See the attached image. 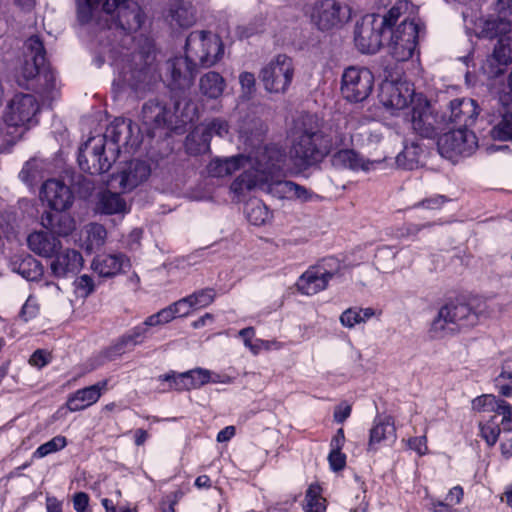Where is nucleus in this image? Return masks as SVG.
<instances>
[{
    "label": "nucleus",
    "mask_w": 512,
    "mask_h": 512,
    "mask_svg": "<svg viewBox=\"0 0 512 512\" xmlns=\"http://www.w3.org/2000/svg\"><path fill=\"white\" fill-rule=\"evenodd\" d=\"M259 161L255 174L247 171L232 182L230 189L234 194L245 195L254 189H260L279 199L307 201L310 198L305 187L278 178L285 164V153L281 148L276 145L263 147Z\"/></svg>",
    "instance_id": "obj_1"
},
{
    "label": "nucleus",
    "mask_w": 512,
    "mask_h": 512,
    "mask_svg": "<svg viewBox=\"0 0 512 512\" xmlns=\"http://www.w3.org/2000/svg\"><path fill=\"white\" fill-rule=\"evenodd\" d=\"M333 144L323 131L322 121L316 116H301L295 125L291 157L298 166H310L322 161L331 151Z\"/></svg>",
    "instance_id": "obj_2"
},
{
    "label": "nucleus",
    "mask_w": 512,
    "mask_h": 512,
    "mask_svg": "<svg viewBox=\"0 0 512 512\" xmlns=\"http://www.w3.org/2000/svg\"><path fill=\"white\" fill-rule=\"evenodd\" d=\"M76 4L77 18L81 24L89 23L100 12V5L107 15L117 10L116 20L108 25V30L120 29L127 33L135 32L144 22L140 6L131 0H76Z\"/></svg>",
    "instance_id": "obj_3"
},
{
    "label": "nucleus",
    "mask_w": 512,
    "mask_h": 512,
    "mask_svg": "<svg viewBox=\"0 0 512 512\" xmlns=\"http://www.w3.org/2000/svg\"><path fill=\"white\" fill-rule=\"evenodd\" d=\"M478 322L479 313L469 304L451 302L440 308L431 323V332L435 337H443L474 327Z\"/></svg>",
    "instance_id": "obj_4"
},
{
    "label": "nucleus",
    "mask_w": 512,
    "mask_h": 512,
    "mask_svg": "<svg viewBox=\"0 0 512 512\" xmlns=\"http://www.w3.org/2000/svg\"><path fill=\"white\" fill-rule=\"evenodd\" d=\"M155 55L152 46L147 49L134 52L131 57L124 61L118 78L115 80L121 87L127 86L139 92L151 83L153 79V62Z\"/></svg>",
    "instance_id": "obj_5"
},
{
    "label": "nucleus",
    "mask_w": 512,
    "mask_h": 512,
    "mask_svg": "<svg viewBox=\"0 0 512 512\" xmlns=\"http://www.w3.org/2000/svg\"><path fill=\"white\" fill-rule=\"evenodd\" d=\"M185 54L196 68L211 67L223 57L224 46L220 37L212 32L193 31L186 39Z\"/></svg>",
    "instance_id": "obj_6"
},
{
    "label": "nucleus",
    "mask_w": 512,
    "mask_h": 512,
    "mask_svg": "<svg viewBox=\"0 0 512 512\" xmlns=\"http://www.w3.org/2000/svg\"><path fill=\"white\" fill-rule=\"evenodd\" d=\"M118 157L117 147L105 146V137H90L79 148L78 164L84 172L102 174L108 172Z\"/></svg>",
    "instance_id": "obj_7"
},
{
    "label": "nucleus",
    "mask_w": 512,
    "mask_h": 512,
    "mask_svg": "<svg viewBox=\"0 0 512 512\" xmlns=\"http://www.w3.org/2000/svg\"><path fill=\"white\" fill-rule=\"evenodd\" d=\"M294 72L292 59L285 54H279L261 69L259 77L267 92L283 94L291 85Z\"/></svg>",
    "instance_id": "obj_8"
},
{
    "label": "nucleus",
    "mask_w": 512,
    "mask_h": 512,
    "mask_svg": "<svg viewBox=\"0 0 512 512\" xmlns=\"http://www.w3.org/2000/svg\"><path fill=\"white\" fill-rule=\"evenodd\" d=\"M374 87V75L365 67L350 66L346 68L341 79V95L351 103L366 100Z\"/></svg>",
    "instance_id": "obj_9"
},
{
    "label": "nucleus",
    "mask_w": 512,
    "mask_h": 512,
    "mask_svg": "<svg viewBox=\"0 0 512 512\" xmlns=\"http://www.w3.org/2000/svg\"><path fill=\"white\" fill-rule=\"evenodd\" d=\"M419 34L418 25L414 21L403 19L401 23L390 31V38L387 43L388 53L396 61L409 60L417 46Z\"/></svg>",
    "instance_id": "obj_10"
},
{
    "label": "nucleus",
    "mask_w": 512,
    "mask_h": 512,
    "mask_svg": "<svg viewBox=\"0 0 512 512\" xmlns=\"http://www.w3.org/2000/svg\"><path fill=\"white\" fill-rule=\"evenodd\" d=\"M437 145L444 158L457 161L459 156H468L476 149L477 138L472 131L457 128L440 136Z\"/></svg>",
    "instance_id": "obj_11"
},
{
    "label": "nucleus",
    "mask_w": 512,
    "mask_h": 512,
    "mask_svg": "<svg viewBox=\"0 0 512 512\" xmlns=\"http://www.w3.org/2000/svg\"><path fill=\"white\" fill-rule=\"evenodd\" d=\"M414 87L407 81L384 80L380 84L378 98L380 103L387 109L396 111L414 105L416 98Z\"/></svg>",
    "instance_id": "obj_12"
},
{
    "label": "nucleus",
    "mask_w": 512,
    "mask_h": 512,
    "mask_svg": "<svg viewBox=\"0 0 512 512\" xmlns=\"http://www.w3.org/2000/svg\"><path fill=\"white\" fill-rule=\"evenodd\" d=\"M385 33L379 18L374 15H366L356 24L355 46L363 54H374L380 49L382 36Z\"/></svg>",
    "instance_id": "obj_13"
},
{
    "label": "nucleus",
    "mask_w": 512,
    "mask_h": 512,
    "mask_svg": "<svg viewBox=\"0 0 512 512\" xmlns=\"http://www.w3.org/2000/svg\"><path fill=\"white\" fill-rule=\"evenodd\" d=\"M263 147L257 148L251 155H236L229 158H216L208 165V173L213 177H225L233 174L238 170H243L241 174L250 171L255 174L259 168L260 153Z\"/></svg>",
    "instance_id": "obj_14"
},
{
    "label": "nucleus",
    "mask_w": 512,
    "mask_h": 512,
    "mask_svg": "<svg viewBox=\"0 0 512 512\" xmlns=\"http://www.w3.org/2000/svg\"><path fill=\"white\" fill-rule=\"evenodd\" d=\"M350 18L348 6L336 0H321L314 4L311 19L320 30L335 28Z\"/></svg>",
    "instance_id": "obj_15"
},
{
    "label": "nucleus",
    "mask_w": 512,
    "mask_h": 512,
    "mask_svg": "<svg viewBox=\"0 0 512 512\" xmlns=\"http://www.w3.org/2000/svg\"><path fill=\"white\" fill-rule=\"evenodd\" d=\"M165 74L171 90L189 89L196 75V66L185 57H175L165 63Z\"/></svg>",
    "instance_id": "obj_16"
},
{
    "label": "nucleus",
    "mask_w": 512,
    "mask_h": 512,
    "mask_svg": "<svg viewBox=\"0 0 512 512\" xmlns=\"http://www.w3.org/2000/svg\"><path fill=\"white\" fill-rule=\"evenodd\" d=\"M38 109V103L33 95H15L7 107L5 122L10 126L25 125L32 120Z\"/></svg>",
    "instance_id": "obj_17"
},
{
    "label": "nucleus",
    "mask_w": 512,
    "mask_h": 512,
    "mask_svg": "<svg viewBox=\"0 0 512 512\" xmlns=\"http://www.w3.org/2000/svg\"><path fill=\"white\" fill-rule=\"evenodd\" d=\"M172 112L166 105L158 99L147 101L142 107L141 122L142 126L151 137L154 136L156 129L165 127L171 122Z\"/></svg>",
    "instance_id": "obj_18"
},
{
    "label": "nucleus",
    "mask_w": 512,
    "mask_h": 512,
    "mask_svg": "<svg viewBox=\"0 0 512 512\" xmlns=\"http://www.w3.org/2000/svg\"><path fill=\"white\" fill-rule=\"evenodd\" d=\"M472 408L479 412H493L495 416H502L500 425L503 432L512 431V406L505 400L498 399L492 394H484L472 401Z\"/></svg>",
    "instance_id": "obj_19"
},
{
    "label": "nucleus",
    "mask_w": 512,
    "mask_h": 512,
    "mask_svg": "<svg viewBox=\"0 0 512 512\" xmlns=\"http://www.w3.org/2000/svg\"><path fill=\"white\" fill-rule=\"evenodd\" d=\"M477 116V104L473 99H455L450 102L449 112L443 115V121L447 120L457 128L467 129L474 124Z\"/></svg>",
    "instance_id": "obj_20"
},
{
    "label": "nucleus",
    "mask_w": 512,
    "mask_h": 512,
    "mask_svg": "<svg viewBox=\"0 0 512 512\" xmlns=\"http://www.w3.org/2000/svg\"><path fill=\"white\" fill-rule=\"evenodd\" d=\"M41 196L48 205L57 211L68 209L73 203L71 189L62 181L57 179L47 180L41 189Z\"/></svg>",
    "instance_id": "obj_21"
},
{
    "label": "nucleus",
    "mask_w": 512,
    "mask_h": 512,
    "mask_svg": "<svg viewBox=\"0 0 512 512\" xmlns=\"http://www.w3.org/2000/svg\"><path fill=\"white\" fill-rule=\"evenodd\" d=\"M410 122L415 132L423 137L433 136L436 130V118L430 111V106L422 95H419L412 105Z\"/></svg>",
    "instance_id": "obj_22"
},
{
    "label": "nucleus",
    "mask_w": 512,
    "mask_h": 512,
    "mask_svg": "<svg viewBox=\"0 0 512 512\" xmlns=\"http://www.w3.org/2000/svg\"><path fill=\"white\" fill-rule=\"evenodd\" d=\"M335 275L323 264L310 267L297 282L298 290L305 295H314L324 290Z\"/></svg>",
    "instance_id": "obj_23"
},
{
    "label": "nucleus",
    "mask_w": 512,
    "mask_h": 512,
    "mask_svg": "<svg viewBox=\"0 0 512 512\" xmlns=\"http://www.w3.org/2000/svg\"><path fill=\"white\" fill-rule=\"evenodd\" d=\"M84 263L82 255L74 250L67 248L54 254V259L50 263V269L56 277H67L75 275L80 271Z\"/></svg>",
    "instance_id": "obj_24"
},
{
    "label": "nucleus",
    "mask_w": 512,
    "mask_h": 512,
    "mask_svg": "<svg viewBox=\"0 0 512 512\" xmlns=\"http://www.w3.org/2000/svg\"><path fill=\"white\" fill-rule=\"evenodd\" d=\"M397 438L394 419L391 416L376 418L370 429L367 450L375 452L381 444L393 443Z\"/></svg>",
    "instance_id": "obj_25"
},
{
    "label": "nucleus",
    "mask_w": 512,
    "mask_h": 512,
    "mask_svg": "<svg viewBox=\"0 0 512 512\" xmlns=\"http://www.w3.org/2000/svg\"><path fill=\"white\" fill-rule=\"evenodd\" d=\"M107 381H101L89 387L77 390L67 401L70 411H81L94 403L101 397L102 391L106 389Z\"/></svg>",
    "instance_id": "obj_26"
},
{
    "label": "nucleus",
    "mask_w": 512,
    "mask_h": 512,
    "mask_svg": "<svg viewBox=\"0 0 512 512\" xmlns=\"http://www.w3.org/2000/svg\"><path fill=\"white\" fill-rule=\"evenodd\" d=\"M29 248L37 255L51 258L56 254L62 247L61 241L43 231H36L31 233L27 238Z\"/></svg>",
    "instance_id": "obj_27"
},
{
    "label": "nucleus",
    "mask_w": 512,
    "mask_h": 512,
    "mask_svg": "<svg viewBox=\"0 0 512 512\" xmlns=\"http://www.w3.org/2000/svg\"><path fill=\"white\" fill-rule=\"evenodd\" d=\"M130 266L124 254H107L97 256L92 262L93 270L103 277H112Z\"/></svg>",
    "instance_id": "obj_28"
},
{
    "label": "nucleus",
    "mask_w": 512,
    "mask_h": 512,
    "mask_svg": "<svg viewBox=\"0 0 512 512\" xmlns=\"http://www.w3.org/2000/svg\"><path fill=\"white\" fill-rule=\"evenodd\" d=\"M41 223L44 228L59 236H67L75 228L74 219L70 215L57 210L44 213Z\"/></svg>",
    "instance_id": "obj_29"
},
{
    "label": "nucleus",
    "mask_w": 512,
    "mask_h": 512,
    "mask_svg": "<svg viewBox=\"0 0 512 512\" xmlns=\"http://www.w3.org/2000/svg\"><path fill=\"white\" fill-rule=\"evenodd\" d=\"M332 165L340 169L351 170H370L375 164L379 162L365 161L355 151L350 149H341L333 154Z\"/></svg>",
    "instance_id": "obj_30"
},
{
    "label": "nucleus",
    "mask_w": 512,
    "mask_h": 512,
    "mask_svg": "<svg viewBox=\"0 0 512 512\" xmlns=\"http://www.w3.org/2000/svg\"><path fill=\"white\" fill-rule=\"evenodd\" d=\"M149 175L150 168L145 162L131 161L128 168L120 174V185L124 190H131L146 180Z\"/></svg>",
    "instance_id": "obj_31"
},
{
    "label": "nucleus",
    "mask_w": 512,
    "mask_h": 512,
    "mask_svg": "<svg viewBox=\"0 0 512 512\" xmlns=\"http://www.w3.org/2000/svg\"><path fill=\"white\" fill-rule=\"evenodd\" d=\"M106 236V229L101 224L90 223L80 232L79 246L91 253L104 245Z\"/></svg>",
    "instance_id": "obj_32"
},
{
    "label": "nucleus",
    "mask_w": 512,
    "mask_h": 512,
    "mask_svg": "<svg viewBox=\"0 0 512 512\" xmlns=\"http://www.w3.org/2000/svg\"><path fill=\"white\" fill-rule=\"evenodd\" d=\"M168 18L172 26L187 28L195 22V10L189 2L173 0L170 3Z\"/></svg>",
    "instance_id": "obj_33"
},
{
    "label": "nucleus",
    "mask_w": 512,
    "mask_h": 512,
    "mask_svg": "<svg viewBox=\"0 0 512 512\" xmlns=\"http://www.w3.org/2000/svg\"><path fill=\"white\" fill-rule=\"evenodd\" d=\"M43 72V77L47 82L46 89L52 90L55 87V76L52 72L45 70V60L38 61L35 57H27L21 67V76L25 80H30Z\"/></svg>",
    "instance_id": "obj_34"
},
{
    "label": "nucleus",
    "mask_w": 512,
    "mask_h": 512,
    "mask_svg": "<svg viewBox=\"0 0 512 512\" xmlns=\"http://www.w3.org/2000/svg\"><path fill=\"white\" fill-rule=\"evenodd\" d=\"M511 20L504 19L500 15L496 18H490L482 22V26L478 31V37L494 39L496 37H504L510 31Z\"/></svg>",
    "instance_id": "obj_35"
},
{
    "label": "nucleus",
    "mask_w": 512,
    "mask_h": 512,
    "mask_svg": "<svg viewBox=\"0 0 512 512\" xmlns=\"http://www.w3.org/2000/svg\"><path fill=\"white\" fill-rule=\"evenodd\" d=\"M225 88L224 78L217 72L210 71L204 74L199 81V89L203 96L209 99L219 98Z\"/></svg>",
    "instance_id": "obj_36"
},
{
    "label": "nucleus",
    "mask_w": 512,
    "mask_h": 512,
    "mask_svg": "<svg viewBox=\"0 0 512 512\" xmlns=\"http://www.w3.org/2000/svg\"><path fill=\"white\" fill-rule=\"evenodd\" d=\"M131 130V121H126L122 118H116L106 129L105 135V146L117 147L118 143L122 139H127Z\"/></svg>",
    "instance_id": "obj_37"
},
{
    "label": "nucleus",
    "mask_w": 512,
    "mask_h": 512,
    "mask_svg": "<svg viewBox=\"0 0 512 512\" xmlns=\"http://www.w3.org/2000/svg\"><path fill=\"white\" fill-rule=\"evenodd\" d=\"M149 331L146 326L142 324L134 327L128 333L123 335L116 345L114 346L116 352L122 353L126 349H132L136 345H139L145 341L148 337Z\"/></svg>",
    "instance_id": "obj_38"
},
{
    "label": "nucleus",
    "mask_w": 512,
    "mask_h": 512,
    "mask_svg": "<svg viewBox=\"0 0 512 512\" xmlns=\"http://www.w3.org/2000/svg\"><path fill=\"white\" fill-rule=\"evenodd\" d=\"M204 130V142H202L201 147L195 149L196 151H210V141L214 135L223 138L229 132L228 123L220 118H216L211 120L210 122L201 126Z\"/></svg>",
    "instance_id": "obj_39"
},
{
    "label": "nucleus",
    "mask_w": 512,
    "mask_h": 512,
    "mask_svg": "<svg viewBox=\"0 0 512 512\" xmlns=\"http://www.w3.org/2000/svg\"><path fill=\"white\" fill-rule=\"evenodd\" d=\"M420 155V146L415 142H411L404 146L403 150L396 156L395 161L399 168L413 170L419 165Z\"/></svg>",
    "instance_id": "obj_40"
},
{
    "label": "nucleus",
    "mask_w": 512,
    "mask_h": 512,
    "mask_svg": "<svg viewBox=\"0 0 512 512\" xmlns=\"http://www.w3.org/2000/svg\"><path fill=\"white\" fill-rule=\"evenodd\" d=\"M98 209L104 214H116L126 211V203L118 193L105 191L101 194Z\"/></svg>",
    "instance_id": "obj_41"
},
{
    "label": "nucleus",
    "mask_w": 512,
    "mask_h": 512,
    "mask_svg": "<svg viewBox=\"0 0 512 512\" xmlns=\"http://www.w3.org/2000/svg\"><path fill=\"white\" fill-rule=\"evenodd\" d=\"M463 488L459 485L451 488L444 501L431 498L430 510L432 512H452V506L459 504L463 499Z\"/></svg>",
    "instance_id": "obj_42"
},
{
    "label": "nucleus",
    "mask_w": 512,
    "mask_h": 512,
    "mask_svg": "<svg viewBox=\"0 0 512 512\" xmlns=\"http://www.w3.org/2000/svg\"><path fill=\"white\" fill-rule=\"evenodd\" d=\"M245 213L248 221L255 226L264 224L270 217L268 208L258 200L248 202Z\"/></svg>",
    "instance_id": "obj_43"
},
{
    "label": "nucleus",
    "mask_w": 512,
    "mask_h": 512,
    "mask_svg": "<svg viewBox=\"0 0 512 512\" xmlns=\"http://www.w3.org/2000/svg\"><path fill=\"white\" fill-rule=\"evenodd\" d=\"M321 487L318 484H311L306 491L305 506L306 512H325V499L321 496Z\"/></svg>",
    "instance_id": "obj_44"
},
{
    "label": "nucleus",
    "mask_w": 512,
    "mask_h": 512,
    "mask_svg": "<svg viewBox=\"0 0 512 512\" xmlns=\"http://www.w3.org/2000/svg\"><path fill=\"white\" fill-rule=\"evenodd\" d=\"M498 392L505 397L512 393V359H506L502 364L501 373L495 378Z\"/></svg>",
    "instance_id": "obj_45"
},
{
    "label": "nucleus",
    "mask_w": 512,
    "mask_h": 512,
    "mask_svg": "<svg viewBox=\"0 0 512 512\" xmlns=\"http://www.w3.org/2000/svg\"><path fill=\"white\" fill-rule=\"evenodd\" d=\"M493 59L500 65H507L512 61V37L499 38L493 51Z\"/></svg>",
    "instance_id": "obj_46"
},
{
    "label": "nucleus",
    "mask_w": 512,
    "mask_h": 512,
    "mask_svg": "<svg viewBox=\"0 0 512 512\" xmlns=\"http://www.w3.org/2000/svg\"><path fill=\"white\" fill-rule=\"evenodd\" d=\"M67 445L66 437L62 435H57L53 437L51 440L45 442L40 445L34 452L32 457L35 459H41L46 457L49 454L58 452L64 449Z\"/></svg>",
    "instance_id": "obj_47"
},
{
    "label": "nucleus",
    "mask_w": 512,
    "mask_h": 512,
    "mask_svg": "<svg viewBox=\"0 0 512 512\" xmlns=\"http://www.w3.org/2000/svg\"><path fill=\"white\" fill-rule=\"evenodd\" d=\"M186 297L194 309H201L213 303L216 297V293L212 288H205L198 290Z\"/></svg>",
    "instance_id": "obj_48"
},
{
    "label": "nucleus",
    "mask_w": 512,
    "mask_h": 512,
    "mask_svg": "<svg viewBox=\"0 0 512 512\" xmlns=\"http://www.w3.org/2000/svg\"><path fill=\"white\" fill-rule=\"evenodd\" d=\"M408 5L405 1L399 0L393 5L386 15L379 22L382 24V28L385 30H392L391 27L397 22V20L407 11Z\"/></svg>",
    "instance_id": "obj_49"
},
{
    "label": "nucleus",
    "mask_w": 512,
    "mask_h": 512,
    "mask_svg": "<svg viewBox=\"0 0 512 512\" xmlns=\"http://www.w3.org/2000/svg\"><path fill=\"white\" fill-rule=\"evenodd\" d=\"M491 136L498 140H512V112L503 115L502 120L491 130Z\"/></svg>",
    "instance_id": "obj_50"
},
{
    "label": "nucleus",
    "mask_w": 512,
    "mask_h": 512,
    "mask_svg": "<svg viewBox=\"0 0 512 512\" xmlns=\"http://www.w3.org/2000/svg\"><path fill=\"white\" fill-rule=\"evenodd\" d=\"M189 377V384L191 389H197L207 384L208 382H217V379L212 378V372L203 368H196L187 371Z\"/></svg>",
    "instance_id": "obj_51"
},
{
    "label": "nucleus",
    "mask_w": 512,
    "mask_h": 512,
    "mask_svg": "<svg viewBox=\"0 0 512 512\" xmlns=\"http://www.w3.org/2000/svg\"><path fill=\"white\" fill-rule=\"evenodd\" d=\"M204 130L202 127L195 128L187 137L185 141V147L188 153L193 155L204 154L208 151H196L194 149H198L201 147L202 142H204Z\"/></svg>",
    "instance_id": "obj_52"
},
{
    "label": "nucleus",
    "mask_w": 512,
    "mask_h": 512,
    "mask_svg": "<svg viewBox=\"0 0 512 512\" xmlns=\"http://www.w3.org/2000/svg\"><path fill=\"white\" fill-rule=\"evenodd\" d=\"M159 379L163 380V381H168L170 383V388H173L178 391L191 389L187 372L177 374V375L174 372H172V373L160 376Z\"/></svg>",
    "instance_id": "obj_53"
},
{
    "label": "nucleus",
    "mask_w": 512,
    "mask_h": 512,
    "mask_svg": "<svg viewBox=\"0 0 512 512\" xmlns=\"http://www.w3.org/2000/svg\"><path fill=\"white\" fill-rule=\"evenodd\" d=\"M19 273L27 280H34L41 274V266L35 259H24L18 269Z\"/></svg>",
    "instance_id": "obj_54"
},
{
    "label": "nucleus",
    "mask_w": 512,
    "mask_h": 512,
    "mask_svg": "<svg viewBox=\"0 0 512 512\" xmlns=\"http://www.w3.org/2000/svg\"><path fill=\"white\" fill-rule=\"evenodd\" d=\"M60 294V287L53 282H44L39 285V295L46 302L59 299Z\"/></svg>",
    "instance_id": "obj_55"
},
{
    "label": "nucleus",
    "mask_w": 512,
    "mask_h": 512,
    "mask_svg": "<svg viewBox=\"0 0 512 512\" xmlns=\"http://www.w3.org/2000/svg\"><path fill=\"white\" fill-rule=\"evenodd\" d=\"M501 431H503L502 426L495 422L487 423L481 427V434L490 446L496 443Z\"/></svg>",
    "instance_id": "obj_56"
},
{
    "label": "nucleus",
    "mask_w": 512,
    "mask_h": 512,
    "mask_svg": "<svg viewBox=\"0 0 512 512\" xmlns=\"http://www.w3.org/2000/svg\"><path fill=\"white\" fill-rule=\"evenodd\" d=\"M29 54L27 57H35L38 61L45 60V49L38 36L30 37L26 42Z\"/></svg>",
    "instance_id": "obj_57"
},
{
    "label": "nucleus",
    "mask_w": 512,
    "mask_h": 512,
    "mask_svg": "<svg viewBox=\"0 0 512 512\" xmlns=\"http://www.w3.org/2000/svg\"><path fill=\"white\" fill-rule=\"evenodd\" d=\"M360 311L358 308H348L340 316V322L344 327L353 328L361 323Z\"/></svg>",
    "instance_id": "obj_58"
},
{
    "label": "nucleus",
    "mask_w": 512,
    "mask_h": 512,
    "mask_svg": "<svg viewBox=\"0 0 512 512\" xmlns=\"http://www.w3.org/2000/svg\"><path fill=\"white\" fill-rule=\"evenodd\" d=\"M328 462L333 471H341L346 465V455L341 451H330Z\"/></svg>",
    "instance_id": "obj_59"
},
{
    "label": "nucleus",
    "mask_w": 512,
    "mask_h": 512,
    "mask_svg": "<svg viewBox=\"0 0 512 512\" xmlns=\"http://www.w3.org/2000/svg\"><path fill=\"white\" fill-rule=\"evenodd\" d=\"M239 82L245 96H250L255 89V77L250 72H242L239 75Z\"/></svg>",
    "instance_id": "obj_60"
},
{
    "label": "nucleus",
    "mask_w": 512,
    "mask_h": 512,
    "mask_svg": "<svg viewBox=\"0 0 512 512\" xmlns=\"http://www.w3.org/2000/svg\"><path fill=\"white\" fill-rule=\"evenodd\" d=\"M172 308L176 317H185L189 315L192 309H194L193 306L190 305L187 297L174 302L172 304Z\"/></svg>",
    "instance_id": "obj_61"
},
{
    "label": "nucleus",
    "mask_w": 512,
    "mask_h": 512,
    "mask_svg": "<svg viewBox=\"0 0 512 512\" xmlns=\"http://www.w3.org/2000/svg\"><path fill=\"white\" fill-rule=\"evenodd\" d=\"M38 313V306L36 304V301L32 296L28 297L25 304L22 307L21 310V317L28 321L29 319L35 317Z\"/></svg>",
    "instance_id": "obj_62"
},
{
    "label": "nucleus",
    "mask_w": 512,
    "mask_h": 512,
    "mask_svg": "<svg viewBox=\"0 0 512 512\" xmlns=\"http://www.w3.org/2000/svg\"><path fill=\"white\" fill-rule=\"evenodd\" d=\"M76 287L83 296H88L94 290L93 280L88 275L80 276L76 281Z\"/></svg>",
    "instance_id": "obj_63"
},
{
    "label": "nucleus",
    "mask_w": 512,
    "mask_h": 512,
    "mask_svg": "<svg viewBox=\"0 0 512 512\" xmlns=\"http://www.w3.org/2000/svg\"><path fill=\"white\" fill-rule=\"evenodd\" d=\"M49 361H50L49 353H47L44 350H37L31 355L29 363L32 366L42 368L45 365H47L49 363Z\"/></svg>",
    "instance_id": "obj_64"
}]
</instances>
